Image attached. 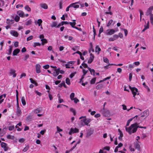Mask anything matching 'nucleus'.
Here are the masks:
<instances>
[{
    "label": "nucleus",
    "instance_id": "f257e3e1",
    "mask_svg": "<svg viewBox=\"0 0 153 153\" xmlns=\"http://www.w3.org/2000/svg\"><path fill=\"white\" fill-rule=\"evenodd\" d=\"M138 128L146 129V127L140 126L138 125L137 123H136L131 125V126L128 127H126V130L128 133L129 134H131L132 133L136 132Z\"/></svg>",
    "mask_w": 153,
    "mask_h": 153
},
{
    "label": "nucleus",
    "instance_id": "f03ea898",
    "mask_svg": "<svg viewBox=\"0 0 153 153\" xmlns=\"http://www.w3.org/2000/svg\"><path fill=\"white\" fill-rule=\"evenodd\" d=\"M129 88L131 91L133 95V97H135V95H139V93L138 90L137 88L134 87H132L130 85L129 86Z\"/></svg>",
    "mask_w": 153,
    "mask_h": 153
},
{
    "label": "nucleus",
    "instance_id": "7ed1b4c3",
    "mask_svg": "<svg viewBox=\"0 0 153 153\" xmlns=\"http://www.w3.org/2000/svg\"><path fill=\"white\" fill-rule=\"evenodd\" d=\"M94 131V130L91 128L89 129L87 132L85 134L86 137L88 138H89L93 134Z\"/></svg>",
    "mask_w": 153,
    "mask_h": 153
},
{
    "label": "nucleus",
    "instance_id": "20e7f679",
    "mask_svg": "<svg viewBox=\"0 0 153 153\" xmlns=\"http://www.w3.org/2000/svg\"><path fill=\"white\" fill-rule=\"evenodd\" d=\"M79 132V129L76 128H71L68 133L69 135H71L72 133H78Z\"/></svg>",
    "mask_w": 153,
    "mask_h": 153
},
{
    "label": "nucleus",
    "instance_id": "39448f33",
    "mask_svg": "<svg viewBox=\"0 0 153 153\" xmlns=\"http://www.w3.org/2000/svg\"><path fill=\"white\" fill-rule=\"evenodd\" d=\"M16 113L18 116H20L22 113V112L19 107L18 102H17Z\"/></svg>",
    "mask_w": 153,
    "mask_h": 153
},
{
    "label": "nucleus",
    "instance_id": "423d86ee",
    "mask_svg": "<svg viewBox=\"0 0 153 153\" xmlns=\"http://www.w3.org/2000/svg\"><path fill=\"white\" fill-rule=\"evenodd\" d=\"M116 31L113 29H108L106 30V34L108 35H111L113 34Z\"/></svg>",
    "mask_w": 153,
    "mask_h": 153
},
{
    "label": "nucleus",
    "instance_id": "0eeeda50",
    "mask_svg": "<svg viewBox=\"0 0 153 153\" xmlns=\"http://www.w3.org/2000/svg\"><path fill=\"white\" fill-rule=\"evenodd\" d=\"M36 72L37 74H39L40 73V69L41 65L39 64H37L36 66Z\"/></svg>",
    "mask_w": 153,
    "mask_h": 153
},
{
    "label": "nucleus",
    "instance_id": "6e6552de",
    "mask_svg": "<svg viewBox=\"0 0 153 153\" xmlns=\"http://www.w3.org/2000/svg\"><path fill=\"white\" fill-rule=\"evenodd\" d=\"M102 111L103 115L105 117H107L109 115V111H105L104 108H103V109L102 110Z\"/></svg>",
    "mask_w": 153,
    "mask_h": 153
},
{
    "label": "nucleus",
    "instance_id": "1a4fd4ad",
    "mask_svg": "<svg viewBox=\"0 0 153 153\" xmlns=\"http://www.w3.org/2000/svg\"><path fill=\"white\" fill-rule=\"evenodd\" d=\"M149 114V111L148 110H146L143 112V114H141V117H147Z\"/></svg>",
    "mask_w": 153,
    "mask_h": 153
},
{
    "label": "nucleus",
    "instance_id": "9d476101",
    "mask_svg": "<svg viewBox=\"0 0 153 153\" xmlns=\"http://www.w3.org/2000/svg\"><path fill=\"white\" fill-rule=\"evenodd\" d=\"M134 146L136 149H137L138 151L140 150V147L139 144L137 142H136L134 144Z\"/></svg>",
    "mask_w": 153,
    "mask_h": 153
},
{
    "label": "nucleus",
    "instance_id": "9b49d317",
    "mask_svg": "<svg viewBox=\"0 0 153 153\" xmlns=\"http://www.w3.org/2000/svg\"><path fill=\"white\" fill-rule=\"evenodd\" d=\"M16 71L13 69H10V76L13 75V77H15L16 76V74L15 73Z\"/></svg>",
    "mask_w": 153,
    "mask_h": 153
},
{
    "label": "nucleus",
    "instance_id": "f8f14e48",
    "mask_svg": "<svg viewBox=\"0 0 153 153\" xmlns=\"http://www.w3.org/2000/svg\"><path fill=\"white\" fill-rule=\"evenodd\" d=\"M20 50L19 49L17 48L14 50L13 53V56H16L20 52Z\"/></svg>",
    "mask_w": 153,
    "mask_h": 153
},
{
    "label": "nucleus",
    "instance_id": "ddd939ff",
    "mask_svg": "<svg viewBox=\"0 0 153 153\" xmlns=\"http://www.w3.org/2000/svg\"><path fill=\"white\" fill-rule=\"evenodd\" d=\"M17 14L21 17H24L25 16L24 13L22 11H18L17 12Z\"/></svg>",
    "mask_w": 153,
    "mask_h": 153
},
{
    "label": "nucleus",
    "instance_id": "4468645a",
    "mask_svg": "<svg viewBox=\"0 0 153 153\" xmlns=\"http://www.w3.org/2000/svg\"><path fill=\"white\" fill-rule=\"evenodd\" d=\"M10 33L13 36L16 37L18 36L19 35V33L17 31L13 30L11 31Z\"/></svg>",
    "mask_w": 153,
    "mask_h": 153
},
{
    "label": "nucleus",
    "instance_id": "2eb2a0df",
    "mask_svg": "<svg viewBox=\"0 0 153 153\" xmlns=\"http://www.w3.org/2000/svg\"><path fill=\"white\" fill-rule=\"evenodd\" d=\"M101 51V49L99 47V45H97L95 48V52L97 53V54H99L100 53V51Z\"/></svg>",
    "mask_w": 153,
    "mask_h": 153
},
{
    "label": "nucleus",
    "instance_id": "dca6fc26",
    "mask_svg": "<svg viewBox=\"0 0 153 153\" xmlns=\"http://www.w3.org/2000/svg\"><path fill=\"white\" fill-rule=\"evenodd\" d=\"M40 5L41 7L44 9H46L48 8V6L45 3L41 4Z\"/></svg>",
    "mask_w": 153,
    "mask_h": 153
},
{
    "label": "nucleus",
    "instance_id": "f3484780",
    "mask_svg": "<svg viewBox=\"0 0 153 153\" xmlns=\"http://www.w3.org/2000/svg\"><path fill=\"white\" fill-rule=\"evenodd\" d=\"M91 121V120L90 119H87L86 118H85V121L83 123V126L85 125H87L88 124L90 123Z\"/></svg>",
    "mask_w": 153,
    "mask_h": 153
},
{
    "label": "nucleus",
    "instance_id": "a211bd4d",
    "mask_svg": "<svg viewBox=\"0 0 153 153\" xmlns=\"http://www.w3.org/2000/svg\"><path fill=\"white\" fill-rule=\"evenodd\" d=\"M63 86L65 88H67V87L64 81H62V82L59 85V87H61Z\"/></svg>",
    "mask_w": 153,
    "mask_h": 153
},
{
    "label": "nucleus",
    "instance_id": "6ab92c4d",
    "mask_svg": "<svg viewBox=\"0 0 153 153\" xmlns=\"http://www.w3.org/2000/svg\"><path fill=\"white\" fill-rule=\"evenodd\" d=\"M42 41V45H44L45 44L48 43L47 40L45 39H42L41 40Z\"/></svg>",
    "mask_w": 153,
    "mask_h": 153
},
{
    "label": "nucleus",
    "instance_id": "aec40b11",
    "mask_svg": "<svg viewBox=\"0 0 153 153\" xmlns=\"http://www.w3.org/2000/svg\"><path fill=\"white\" fill-rule=\"evenodd\" d=\"M32 116L28 115L27 117L25 119V120L27 122H30V121L31 120V119H32Z\"/></svg>",
    "mask_w": 153,
    "mask_h": 153
},
{
    "label": "nucleus",
    "instance_id": "412c9836",
    "mask_svg": "<svg viewBox=\"0 0 153 153\" xmlns=\"http://www.w3.org/2000/svg\"><path fill=\"white\" fill-rule=\"evenodd\" d=\"M115 65L114 64L111 63V64H108V65L105 66L104 67V68L105 69H107L108 68H110V66L111 65Z\"/></svg>",
    "mask_w": 153,
    "mask_h": 153
},
{
    "label": "nucleus",
    "instance_id": "4be33fe9",
    "mask_svg": "<svg viewBox=\"0 0 153 153\" xmlns=\"http://www.w3.org/2000/svg\"><path fill=\"white\" fill-rule=\"evenodd\" d=\"M21 102H22V104L24 106V105H25L26 104V101H25V97H22V98H21Z\"/></svg>",
    "mask_w": 153,
    "mask_h": 153
},
{
    "label": "nucleus",
    "instance_id": "5701e85b",
    "mask_svg": "<svg viewBox=\"0 0 153 153\" xmlns=\"http://www.w3.org/2000/svg\"><path fill=\"white\" fill-rule=\"evenodd\" d=\"M103 85L102 84H98L96 87V88L97 89H100L103 87Z\"/></svg>",
    "mask_w": 153,
    "mask_h": 153
},
{
    "label": "nucleus",
    "instance_id": "b1692460",
    "mask_svg": "<svg viewBox=\"0 0 153 153\" xmlns=\"http://www.w3.org/2000/svg\"><path fill=\"white\" fill-rule=\"evenodd\" d=\"M42 108H39L35 109L34 110V112L36 114H37L40 112L42 111Z\"/></svg>",
    "mask_w": 153,
    "mask_h": 153
},
{
    "label": "nucleus",
    "instance_id": "393cba45",
    "mask_svg": "<svg viewBox=\"0 0 153 153\" xmlns=\"http://www.w3.org/2000/svg\"><path fill=\"white\" fill-rule=\"evenodd\" d=\"M57 24L56 22L54 21L53 22L52 24L51 25V26L52 27H55L57 28Z\"/></svg>",
    "mask_w": 153,
    "mask_h": 153
},
{
    "label": "nucleus",
    "instance_id": "a878e982",
    "mask_svg": "<svg viewBox=\"0 0 153 153\" xmlns=\"http://www.w3.org/2000/svg\"><path fill=\"white\" fill-rule=\"evenodd\" d=\"M62 0H60L59 3V7L60 9H62Z\"/></svg>",
    "mask_w": 153,
    "mask_h": 153
},
{
    "label": "nucleus",
    "instance_id": "bb28decb",
    "mask_svg": "<svg viewBox=\"0 0 153 153\" xmlns=\"http://www.w3.org/2000/svg\"><path fill=\"white\" fill-rule=\"evenodd\" d=\"M74 96L75 94L74 93L72 92L71 94L70 95V98L71 100H74Z\"/></svg>",
    "mask_w": 153,
    "mask_h": 153
},
{
    "label": "nucleus",
    "instance_id": "cd10ccee",
    "mask_svg": "<svg viewBox=\"0 0 153 153\" xmlns=\"http://www.w3.org/2000/svg\"><path fill=\"white\" fill-rule=\"evenodd\" d=\"M94 59V58L93 56L92 57H90L89 59L88 60V63L89 64L91 63L93 61Z\"/></svg>",
    "mask_w": 153,
    "mask_h": 153
},
{
    "label": "nucleus",
    "instance_id": "c85d7f7f",
    "mask_svg": "<svg viewBox=\"0 0 153 153\" xmlns=\"http://www.w3.org/2000/svg\"><path fill=\"white\" fill-rule=\"evenodd\" d=\"M78 3H79V2H76L75 3H72V4H73V5H72V7H73L74 8H79V5H77V4L75 5V4H77Z\"/></svg>",
    "mask_w": 153,
    "mask_h": 153
},
{
    "label": "nucleus",
    "instance_id": "c756f323",
    "mask_svg": "<svg viewBox=\"0 0 153 153\" xmlns=\"http://www.w3.org/2000/svg\"><path fill=\"white\" fill-rule=\"evenodd\" d=\"M82 72L83 73V74L81 76V77H82L83 78H84V76L85 75L87 74V72H88V71H86L85 69H83L82 70Z\"/></svg>",
    "mask_w": 153,
    "mask_h": 153
},
{
    "label": "nucleus",
    "instance_id": "7c9ffc66",
    "mask_svg": "<svg viewBox=\"0 0 153 153\" xmlns=\"http://www.w3.org/2000/svg\"><path fill=\"white\" fill-rule=\"evenodd\" d=\"M59 73L57 71H54L53 72V74L54 76H56L59 75Z\"/></svg>",
    "mask_w": 153,
    "mask_h": 153
},
{
    "label": "nucleus",
    "instance_id": "2f4dec72",
    "mask_svg": "<svg viewBox=\"0 0 153 153\" xmlns=\"http://www.w3.org/2000/svg\"><path fill=\"white\" fill-rule=\"evenodd\" d=\"M96 78L94 77L90 81V83L92 84H94L96 81Z\"/></svg>",
    "mask_w": 153,
    "mask_h": 153
},
{
    "label": "nucleus",
    "instance_id": "473e14b6",
    "mask_svg": "<svg viewBox=\"0 0 153 153\" xmlns=\"http://www.w3.org/2000/svg\"><path fill=\"white\" fill-rule=\"evenodd\" d=\"M69 24H70V25L71 26L74 28V27H75L74 26L76 24V23L75 22H68Z\"/></svg>",
    "mask_w": 153,
    "mask_h": 153
},
{
    "label": "nucleus",
    "instance_id": "72a5a7b5",
    "mask_svg": "<svg viewBox=\"0 0 153 153\" xmlns=\"http://www.w3.org/2000/svg\"><path fill=\"white\" fill-rule=\"evenodd\" d=\"M32 21L31 19L28 20L25 23V25H30L32 23Z\"/></svg>",
    "mask_w": 153,
    "mask_h": 153
},
{
    "label": "nucleus",
    "instance_id": "f704fd0d",
    "mask_svg": "<svg viewBox=\"0 0 153 153\" xmlns=\"http://www.w3.org/2000/svg\"><path fill=\"white\" fill-rule=\"evenodd\" d=\"M70 110L73 113L74 115L75 116L76 115V111L74 108H71L70 109Z\"/></svg>",
    "mask_w": 153,
    "mask_h": 153
},
{
    "label": "nucleus",
    "instance_id": "c9c22d12",
    "mask_svg": "<svg viewBox=\"0 0 153 153\" xmlns=\"http://www.w3.org/2000/svg\"><path fill=\"white\" fill-rule=\"evenodd\" d=\"M143 86L147 89L148 91H150V90L149 88L147 85H146L145 82H144L143 83Z\"/></svg>",
    "mask_w": 153,
    "mask_h": 153
},
{
    "label": "nucleus",
    "instance_id": "e433bc0d",
    "mask_svg": "<svg viewBox=\"0 0 153 153\" xmlns=\"http://www.w3.org/2000/svg\"><path fill=\"white\" fill-rule=\"evenodd\" d=\"M34 44L33 46L34 48H35L36 46H40L41 45V44L38 42H34Z\"/></svg>",
    "mask_w": 153,
    "mask_h": 153
},
{
    "label": "nucleus",
    "instance_id": "4c0bfd02",
    "mask_svg": "<svg viewBox=\"0 0 153 153\" xmlns=\"http://www.w3.org/2000/svg\"><path fill=\"white\" fill-rule=\"evenodd\" d=\"M29 145H27L26 147L23 149V151L25 152H26L29 149Z\"/></svg>",
    "mask_w": 153,
    "mask_h": 153
},
{
    "label": "nucleus",
    "instance_id": "58836bf2",
    "mask_svg": "<svg viewBox=\"0 0 153 153\" xmlns=\"http://www.w3.org/2000/svg\"><path fill=\"white\" fill-rule=\"evenodd\" d=\"M113 20L112 19H110L108 22V23L106 25V26L107 27H109L111 24L112 23Z\"/></svg>",
    "mask_w": 153,
    "mask_h": 153
},
{
    "label": "nucleus",
    "instance_id": "ea45409f",
    "mask_svg": "<svg viewBox=\"0 0 153 153\" xmlns=\"http://www.w3.org/2000/svg\"><path fill=\"white\" fill-rule=\"evenodd\" d=\"M65 82L68 85H70L71 83L70 82V80L68 78H67L65 79Z\"/></svg>",
    "mask_w": 153,
    "mask_h": 153
},
{
    "label": "nucleus",
    "instance_id": "a19ab883",
    "mask_svg": "<svg viewBox=\"0 0 153 153\" xmlns=\"http://www.w3.org/2000/svg\"><path fill=\"white\" fill-rule=\"evenodd\" d=\"M25 9L28 11L30 12L31 11L30 8L29 7L28 5H27L25 7Z\"/></svg>",
    "mask_w": 153,
    "mask_h": 153
},
{
    "label": "nucleus",
    "instance_id": "79ce46f5",
    "mask_svg": "<svg viewBox=\"0 0 153 153\" xmlns=\"http://www.w3.org/2000/svg\"><path fill=\"white\" fill-rule=\"evenodd\" d=\"M150 20L151 24L153 25V14L150 16Z\"/></svg>",
    "mask_w": 153,
    "mask_h": 153
},
{
    "label": "nucleus",
    "instance_id": "37998d69",
    "mask_svg": "<svg viewBox=\"0 0 153 153\" xmlns=\"http://www.w3.org/2000/svg\"><path fill=\"white\" fill-rule=\"evenodd\" d=\"M42 21L41 19H39L37 22V23L38 25L39 26L41 25V24L42 23Z\"/></svg>",
    "mask_w": 153,
    "mask_h": 153
},
{
    "label": "nucleus",
    "instance_id": "c03bdc74",
    "mask_svg": "<svg viewBox=\"0 0 153 153\" xmlns=\"http://www.w3.org/2000/svg\"><path fill=\"white\" fill-rule=\"evenodd\" d=\"M85 118H86V117H85L83 119L81 120H80V123L81 125L82 126H83V123H84V122L85 121Z\"/></svg>",
    "mask_w": 153,
    "mask_h": 153
},
{
    "label": "nucleus",
    "instance_id": "a18cd8bd",
    "mask_svg": "<svg viewBox=\"0 0 153 153\" xmlns=\"http://www.w3.org/2000/svg\"><path fill=\"white\" fill-rule=\"evenodd\" d=\"M103 59L104 62L107 63H109V60L108 58L106 57H103Z\"/></svg>",
    "mask_w": 153,
    "mask_h": 153
},
{
    "label": "nucleus",
    "instance_id": "49530a36",
    "mask_svg": "<svg viewBox=\"0 0 153 153\" xmlns=\"http://www.w3.org/2000/svg\"><path fill=\"white\" fill-rule=\"evenodd\" d=\"M1 146L2 148H5L7 147V144L5 143L2 142L1 144Z\"/></svg>",
    "mask_w": 153,
    "mask_h": 153
},
{
    "label": "nucleus",
    "instance_id": "de8ad7c7",
    "mask_svg": "<svg viewBox=\"0 0 153 153\" xmlns=\"http://www.w3.org/2000/svg\"><path fill=\"white\" fill-rule=\"evenodd\" d=\"M120 135L118 137V139L120 141H121L122 140V137L123 136V134L122 133H121V134H120Z\"/></svg>",
    "mask_w": 153,
    "mask_h": 153
},
{
    "label": "nucleus",
    "instance_id": "09e8293b",
    "mask_svg": "<svg viewBox=\"0 0 153 153\" xmlns=\"http://www.w3.org/2000/svg\"><path fill=\"white\" fill-rule=\"evenodd\" d=\"M20 19V17L18 16H16L14 19L15 21L16 22H18L19 21Z\"/></svg>",
    "mask_w": 153,
    "mask_h": 153
},
{
    "label": "nucleus",
    "instance_id": "8fccbe9b",
    "mask_svg": "<svg viewBox=\"0 0 153 153\" xmlns=\"http://www.w3.org/2000/svg\"><path fill=\"white\" fill-rule=\"evenodd\" d=\"M151 14H153L151 12H150V11L147 10L146 12V15L147 16L150 15V16L151 15Z\"/></svg>",
    "mask_w": 153,
    "mask_h": 153
},
{
    "label": "nucleus",
    "instance_id": "3c124183",
    "mask_svg": "<svg viewBox=\"0 0 153 153\" xmlns=\"http://www.w3.org/2000/svg\"><path fill=\"white\" fill-rule=\"evenodd\" d=\"M121 30H123L125 33V35L126 36L128 34V31L127 29L123 28H121Z\"/></svg>",
    "mask_w": 153,
    "mask_h": 153
},
{
    "label": "nucleus",
    "instance_id": "603ef678",
    "mask_svg": "<svg viewBox=\"0 0 153 153\" xmlns=\"http://www.w3.org/2000/svg\"><path fill=\"white\" fill-rule=\"evenodd\" d=\"M25 140V139L23 138H21L19 139V142L22 143L24 142Z\"/></svg>",
    "mask_w": 153,
    "mask_h": 153
},
{
    "label": "nucleus",
    "instance_id": "864d4df0",
    "mask_svg": "<svg viewBox=\"0 0 153 153\" xmlns=\"http://www.w3.org/2000/svg\"><path fill=\"white\" fill-rule=\"evenodd\" d=\"M103 30H104L103 27L102 26H101L99 30V32H100V33H101L102 32H103Z\"/></svg>",
    "mask_w": 153,
    "mask_h": 153
},
{
    "label": "nucleus",
    "instance_id": "5fc2aeb1",
    "mask_svg": "<svg viewBox=\"0 0 153 153\" xmlns=\"http://www.w3.org/2000/svg\"><path fill=\"white\" fill-rule=\"evenodd\" d=\"M76 72H75L72 73L69 76V77L70 78H72L75 75V74H76Z\"/></svg>",
    "mask_w": 153,
    "mask_h": 153
},
{
    "label": "nucleus",
    "instance_id": "6e6d98bb",
    "mask_svg": "<svg viewBox=\"0 0 153 153\" xmlns=\"http://www.w3.org/2000/svg\"><path fill=\"white\" fill-rule=\"evenodd\" d=\"M35 92L36 94H37L39 96H40L42 95V93L39 92L37 90H35Z\"/></svg>",
    "mask_w": 153,
    "mask_h": 153
},
{
    "label": "nucleus",
    "instance_id": "4d7b16f0",
    "mask_svg": "<svg viewBox=\"0 0 153 153\" xmlns=\"http://www.w3.org/2000/svg\"><path fill=\"white\" fill-rule=\"evenodd\" d=\"M49 67V65H43V68L45 69H48Z\"/></svg>",
    "mask_w": 153,
    "mask_h": 153
},
{
    "label": "nucleus",
    "instance_id": "13d9d810",
    "mask_svg": "<svg viewBox=\"0 0 153 153\" xmlns=\"http://www.w3.org/2000/svg\"><path fill=\"white\" fill-rule=\"evenodd\" d=\"M91 74H93L94 76L95 75V71L94 69H92L91 71V72H90Z\"/></svg>",
    "mask_w": 153,
    "mask_h": 153
},
{
    "label": "nucleus",
    "instance_id": "bf43d9fd",
    "mask_svg": "<svg viewBox=\"0 0 153 153\" xmlns=\"http://www.w3.org/2000/svg\"><path fill=\"white\" fill-rule=\"evenodd\" d=\"M73 4H71L69 6H68L66 8V11H68L69 10V8L71 7H72Z\"/></svg>",
    "mask_w": 153,
    "mask_h": 153
},
{
    "label": "nucleus",
    "instance_id": "052dcab7",
    "mask_svg": "<svg viewBox=\"0 0 153 153\" xmlns=\"http://www.w3.org/2000/svg\"><path fill=\"white\" fill-rule=\"evenodd\" d=\"M56 128L57 132H60L62 131V129L60 128L58 126H56Z\"/></svg>",
    "mask_w": 153,
    "mask_h": 153
},
{
    "label": "nucleus",
    "instance_id": "680f3d73",
    "mask_svg": "<svg viewBox=\"0 0 153 153\" xmlns=\"http://www.w3.org/2000/svg\"><path fill=\"white\" fill-rule=\"evenodd\" d=\"M132 73H130L129 74V79L130 81H131L132 78Z\"/></svg>",
    "mask_w": 153,
    "mask_h": 153
},
{
    "label": "nucleus",
    "instance_id": "e2e57ef3",
    "mask_svg": "<svg viewBox=\"0 0 153 153\" xmlns=\"http://www.w3.org/2000/svg\"><path fill=\"white\" fill-rule=\"evenodd\" d=\"M33 36H29V37H28L27 38V41H30V40H31L33 39Z\"/></svg>",
    "mask_w": 153,
    "mask_h": 153
},
{
    "label": "nucleus",
    "instance_id": "0e129e2a",
    "mask_svg": "<svg viewBox=\"0 0 153 153\" xmlns=\"http://www.w3.org/2000/svg\"><path fill=\"white\" fill-rule=\"evenodd\" d=\"M129 149L131 152H134L135 151L134 149L132 147L131 145H130L129 146Z\"/></svg>",
    "mask_w": 153,
    "mask_h": 153
},
{
    "label": "nucleus",
    "instance_id": "69168bd1",
    "mask_svg": "<svg viewBox=\"0 0 153 153\" xmlns=\"http://www.w3.org/2000/svg\"><path fill=\"white\" fill-rule=\"evenodd\" d=\"M73 100H74V102L75 103H77L79 101V100L76 97Z\"/></svg>",
    "mask_w": 153,
    "mask_h": 153
},
{
    "label": "nucleus",
    "instance_id": "338daca9",
    "mask_svg": "<svg viewBox=\"0 0 153 153\" xmlns=\"http://www.w3.org/2000/svg\"><path fill=\"white\" fill-rule=\"evenodd\" d=\"M147 137L146 135L145 134L143 133L142 134L141 138L143 139L144 138Z\"/></svg>",
    "mask_w": 153,
    "mask_h": 153
},
{
    "label": "nucleus",
    "instance_id": "774afa93",
    "mask_svg": "<svg viewBox=\"0 0 153 153\" xmlns=\"http://www.w3.org/2000/svg\"><path fill=\"white\" fill-rule=\"evenodd\" d=\"M113 37L115 39V40L119 38L118 35L117 34H114L113 35Z\"/></svg>",
    "mask_w": 153,
    "mask_h": 153
}]
</instances>
